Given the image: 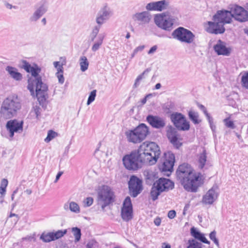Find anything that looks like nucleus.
<instances>
[{"label": "nucleus", "mask_w": 248, "mask_h": 248, "mask_svg": "<svg viewBox=\"0 0 248 248\" xmlns=\"http://www.w3.org/2000/svg\"><path fill=\"white\" fill-rule=\"evenodd\" d=\"M41 69L37 64L32 66L30 70L31 77L28 79V89L30 91L31 94L34 96V87H35V95L39 103L42 107L46 109L47 107L46 100L48 98V86L43 82L42 77L39 75Z\"/></svg>", "instance_id": "1"}, {"label": "nucleus", "mask_w": 248, "mask_h": 248, "mask_svg": "<svg viewBox=\"0 0 248 248\" xmlns=\"http://www.w3.org/2000/svg\"><path fill=\"white\" fill-rule=\"evenodd\" d=\"M176 178L187 191L196 192L203 183V176L201 173H194L187 163L180 165L176 172Z\"/></svg>", "instance_id": "2"}, {"label": "nucleus", "mask_w": 248, "mask_h": 248, "mask_svg": "<svg viewBox=\"0 0 248 248\" xmlns=\"http://www.w3.org/2000/svg\"><path fill=\"white\" fill-rule=\"evenodd\" d=\"M230 10L222 9L217 11L213 16V21H209V27L207 30L210 33L222 34L225 31L224 25L232 22V14L231 7Z\"/></svg>", "instance_id": "3"}, {"label": "nucleus", "mask_w": 248, "mask_h": 248, "mask_svg": "<svg viewBox=\"0 0 248 248\" xmlns=\"http://www.w3.org/2000/svg\"><path fill=\"white\" fill-rule=\"evenodd\" d=\"M140 157L143 159L144 164L152 165L157 161L161 154L160 148L154 142H144L138 149Z\"/></svg>", "instance_id": "4"}, {"label": "nucleus", "mask_w": 248, "mask_h": 248, "mask_svg": "<svg viewBox=\"0 0 248 248\" xmlns=\"http://www.w3.org/2000/svg\"><path fill=\"white\" fill-rule=\"evenodd\" d=\"M21 108V105L17 97H9L2 103L0 108V114L5 119H10L16 114Z\"/></svg>", "instance_id": "5"}, {"label": "nucleus", "mask_w": 248, "mask_h": 248, "mask_svg": "<svg viewBox=\"0 0 248 248\" xmlns=\"http://www.w3.org/2000/svg\"><path fill=\"white\" fill-rule=\"evenodd\" d=\"M149 133L148 126L144 124H141L134 129L126 131L125 135L129 142L138 143L143 141Z\"/></svg>", "instance_id": "6"}, {"label": "nucleus", "mask_w": 248, "mask_h": 248, "mask_svg": "<svg viewBox=\"0 0 248 248\" xmlns=\"http://www.w3.org/2000/svg\"><path fill=\"white\" fill-rule=\"evenodd\" d=\"M140 156L138 150L133 151L130 154L124 155L123 162L125 168L128 170H134L140 168L141 164H144V161Z\"/></svg>", "instance_id": "7"}, {"label": "nucleus", "mask_w": 248, "mask_h": 248, "mask_svg": "<svg viewBox=\"0 0 248 248\" xmlns=\"http://www.w3.org/2000/svg\"><path fill=\"white\" fill-rule=\"evenodd\" d=\"M114 199V193L109 186L103 185L98 189L97 199L102 209L113 202Z\"/></svg>", "instance_id": "8"}, {"label": "nucleus", "mask_w": 248, "mask_h": 248, "mask_svg": "<svg viewBox=\"0 0 248 248\" xmlns=\"http://www.w3.org/2000/svg\"><path fill=\"white\" fill-rule=\"evenodd\" d=\"M174 162V155L170 151L165 152L163 157L161 159L158 168L162 172H164L166 175L169 176L173 170Z\"/></svg>", "instance_id": "9"}, {"label": "nucleus", "mask_w": 248, "mask_h": 248, "mask_svg": "<svg viewBox=\"0 0 248 248\" xmlns=\"http://www.w3.org/2000/svg\"><path fill=\"white\" fill-rule=\"evenodd\" d=\"M154 178L155 175L154 174H148L146 179V183L148 185H152L153 183L160 189L162 192L168 191L174 188V183L170 180L167 178H160L155 182H154Z\"/></svg>", "instance_id": "10"}, {"label": "nucleus", "mask_w": 248, "mask_h": 248, "mask_svg": "<svg viewBox=\"0 0 248 248\" xmlns=\"http://www.w3.org/2000/svg\"><path fill=\"white\" fill-rule=\"evenodd\" d=\"M172 37L181 42L191 44L195 40V35L190 30L179 27L173 31Z\"/></svg>", "instance_id": "11"}, {"label": "nucleus", "mask_w": 248, "mask_h": 248, "mask_svg": "<svg viewBox=\"0 0 248 248\" xmlns=\"http://www.w3.org/2000/svg\"><path fill=\"white\" fill-rule=\"evenodd\" d=\"M171 121L175 127L179 130L187 131L190 128L189 122L185 116L181 113L174 112L170 115Z\"/></svg>", "instance_id": "12"}, {"label": "nucleus", "mask_w": 248, "mask_h": 248, "mask_svg": "<svg viewBox=\"0 0 248 248\" xmlns=\"http://www.w3.org/2000/svg\"><path fill=\"white\" fill-rule=\"evenodd\" d=\"M154 21L157 27L165 31H170L172 29L175 21L172 17L165 16L164 15L157 14L155 15Z\"/></svg>", "instance_id": "13"}, {"label": "nucleus", "mask_w": 248, "mask_h": 248, "mask_svg": "<svg viewBox=\"0 0 248 248\" xmlns=\"http://www.w3.org/2000/svg\"><path fill=\"white\" fill-rule=\"evenodd\" d=\"M128 188L132 197H137L143 189L142 180L136 176H132L128 182Z\"/></svg>", "instance_id": "14"}, {"label": "nucleus", "mask_w": 248, "mask_h": 248, "mask_svg": "<svg viewBox=\"0 0 248 248\" xmlns=\"http://www.w3.org/2000/svg\"><path fill=\"white\" fill-rule=\"evenodd\" d=\"M232 18L240 22H245L248 21V11L243 7L234 5L231 7Z\"/></svg>", "instance_id": "15"}, {"label": "nucleus", "mask_w": 248, "mask_h": 248, "mask_svg": "<svg viewBox=\"0 0 248 248\" xmlns=\"http://www.w3.org/2000/svg\"><path fill=\"white\" fill-rule=\"evenodd\" d=\"M113 12L111 9L107 5L101 7L98 12L95 18V21L98 25L102 26L107 20L112 16Z\"/></svg>", "instance_id": "16"}, {"label": "nucleus", "mask_w": 248, "mask_h": 248, "mask_svg": "<svg viewBox=\"0 0 248 248\" xmlns=\"http://www.w3.org/2000/svg\"><path fill=\"white\" fill-rule=\"evenodd\" d=\"M177 129L171 125H168L166 127V136L170 142L178 149L182 145V143L178 141L179 135Z\"/></svg>", "instance_id": "17"}, {"label": "nucleus", "mask_w": 248, "mask_h": 248, "mask_svg": "<svg viewBox=\"0 0 248 248\" xmlns=\"http://www.w3.org/2000/svg\"><path fill=\"white\" fill-rule=\"evenodd\" d=\"M6 127L10 133V137L13 138L15 133H20L22 132L23 122L18 121L16 119L11 120L7 122Z\"/></svg>", "instance_id": "18"}, {"label": "nucleus", "mask_w": 248, "mask_h": 248, "mask_svg": "<svg viewBox=\"0 0 248 248\" xmlns=\"http://www.w3.org/2000/svg\"><path fill=\"white\" fill-rule=\"evenodd\" d=\"M47 9L48 6L47 3L44 0L41 1L36 5L35 11L30 17V21L32 22H36L47 12Z\"/></svg>", "instance_id": "19"}, {"label": "nucleus", "mask_w": 248, "mask_h": 248, "mask_svg": "<svg viewBox=\"0 0 248 248\" xmlns=\"http://www.w3.org/2000/svg\"><path fill=\"white\" fill-rule=\"evenodd\" d=\"M218 188L217 185H214L205 194L202 199L203 203L207 205L212 204L217 200L218 196Z\"/></svg>", "instance_id": "20"}, {"label": "nucleus", "mask_w": 248, "mask_h": 248, "mask_svg": "<svg viewBox=\"0 0 248 248\" xmlns=\"http://www.w3.org/2000/svg\"><path fill=\"white\" fill-rule=\"evenodd\" d=\"M169 1V0H161L151 2L146 5V9L147 11L161 12L166 10L168 7Z\"/></svg>", "instance_id": "21"}, {"label": "nucleus", "mask_w": 248, "mask_h": 248, "mask_svg": "<svg viewBox=\"0 0 248 248\" xmlns=\"http://www.w3.org/2000/svg\"><path fill=\"white\" fill-rule=\"evenodd\" d=\"M146 121L152 127L156 129L163 128L166 125L165 119L159 116L148 115L146 117Z\"/></svg>", "instance_id": "22"}, {"label": "nucleus", "mask_w": 248, "mask_h": 248, "mask_svg": "<svg viewBox=\"0 0 248 248\" xmlns=\"http://www.w3.org/2000/svg\"><path fill=\"white\" fill-rule=\"evenodd\" d=\"M214 50L218 55L228 56L230 55L231 49L226 46V43L218 40L216 45L214 46Z\"/></svg>", "instance_id": "23"}, {"label": "nucleus", "mask_w": 248, "mask_h": 248, "mask_svg": "<svg viewBox=\"0 0 248 248\" xmlns=\"http://www.w3.org/2000/svg\"><path fill=\"white\" fill-rule=\"evenodd\" d=\"M132 19L135 21L140 22V24L148 23L151 20V15L148 11L136 13L132 15Z\"/></svg>", "instance_id": "24"}, {"label": "nucleus", "mask_w": 248, "mask_h": 248, "mask_svg": "<svg viewBox=\"0 0 248 248\" xmlns=\"http://www.w3.org/2000/svg\"><path fill=\"white\" fill-rule=\"evenodd\" d=\"M190 234L195 239H197L200 241L206 244H210V242L204 236V234L200 232L197 228L192 227L190 229Z\"/></svg>", "instance_id": "25"}, {"label": "nucleus", "mask_w": 248, "mask_h": 248, "mask_svg": "<svg viewBox=\"0 0 248 248\" xmlns=\"http://www.w3.org/2000/svg\"><path fill=\"white\" fill-rule=\"evenodd\" d=\"M166 12L161 13V14L164 15L165 16L168 17H172L174 19V21L177 19V16L179 14L178 10L170 4V1H169L168 7L166 9Z\"/></svg>", "instance_id": "26"}, {"label": "nucleus", "mask_w": 248, "mask_h": 248, "mask_svg": "<svg viewBox=\"0 0 248 248\" xmlns=\"http://www.w3.org/2000/svg\"><path fill=\"white\" fill-rule=\"evenodd\" d=\"M6 71L10 75V76L16 80H20L22 79V75L18 72L16 68L8 66L6 68Z\"/></svg>", "instance_id": "27"}, {"label": "nucleus", "mask_w": 248, "mask_h": 248, "mask_svg": "<svg viewBox=\"0 0 248 248\" xmlns=\"http://www.w3.org/2000/svg\"><path fill=\"white\" fill-rule=\"evenodd\" d=\"M121 217L125 221L128 222L131 220L133 218V209L122 208Z\"/></svg>", "instance_id": "28"}, {"label": "nucleus", "mask_w": 248, "mask_h": 248, "mask_svg": "<svg viewBox=\"0 0 248 248\" xmlns=\"http://www.w3.org/2000/svg\"><path fill=\"white\" fill-rule=\"evenodd\" d=\"M105 35L104 34H100L97 36V39L96 41H94V44L92 47V50L93 52H96L102 46Z\"/></svg>", "instance_id": "29"}, {"label": "nucleus", "mask_w": 248, "mask_h": 248, "mask_svg": "<svg viewBox=\"0 0 248 248\" xmlns=\"http://www.w3.org/2000/svg\"><path fill=\"white\" fill-rule=\"evenodd\" d=\"M207 161V154L205 149H203L202 153L199 154L198 156V162L199 163V167L202 169L205 166Z\"/></svg>", "instance_id": "30"}, {"label": "nucleus", "mask_w": 248, "mask_h": 248, "mask_svg": "<svg viewBox=\"0 0 248 248\" xmlns=\"http://www.w3.org/2000/svg\"><path fill=\"white\" fill-rule=\"evenodd\" d=\"M188 115L189 119L193 122L195 124H199L201 123V121L199 119V114L197 112L190 110L188 112Z\"/></svg>", "instance_id": "31"}, {"label": "nucleus", "mask_w": 248, "mask_h": 248, "mask_svg": "<svg viewBox=\"0 0 248 248\" xmlns=\"http://www.w3.org/2000/svg\"><path fill=\"white\" fill-rule=\"evenodd\" d=\"M162 193L158 187L153 184L150 192V196L153 201H155L158 199L159 195Z\"/></svg>", "instance_id": "32"}, {"label": "nucleus", "mask_w": 248, "mask_h": 248, "mask_svg": "<svg viewBox=\"0 0 248 248\" xmlns=\"http://www.w3.org/2000/svg\"><path fill=\"white\" fill-rule=\"evenodd\" d=\"M79 64L80 66V69L82 72L85 71L88 69L89 66V62L85 56H83L80 58Z\"/></svg>", "instance_id": "33"}, {"label": "nucleus", "mask_w": 248, "mask_h": 248, "mask_svg": "<svg viewBox=\"0 0 248 248\" xmlns=\"http://www.w3.org/2000/svg\"><path fill=\"white\" fill-rule=\"evenodd\" d=\"M72 232L75 237V242H78L81 239V230L78 227H73L72 228Z\"/></svg>", "instance_id": "34"}, {"label": "nucleus", "mask_w": 248, "mask_h": 248, "mask_svg": "<svg viewBox=\"0 0 248 248\" xmlns=\"http://www.w3.org/2000/svg\"><path fill=\"white\" fill-rule=\"evenodd\" d=\"M101 27V25L97 24L93 28L90 35L91 41L93 42L94 41L95 38L97 37L98 34Z\"/></svg>", "instance_id": "35"}, {"label": "nucleus", "mask_w": 248, "mask_h": 248, "mask_svg": "<svg viewBox=\"0 0 248 248\" xmlns=\"http://www.w3.org/2000/svg\"><path fill=\"white\" fill-rule=\"evenodd\" d=\"M51 234V232L48 233L43 232L41 235L40 239L45 243H48L54 241Z\"/></svg>", "instance_id": "36"}, {"label": "nucleus", "mask_w": 248, "mask_h": 248, "mask_svg": "<svg viewBox=\"0 0 248 248\" xmlns=\"http://www.w3.org/2000/svg\"><path fill=\"white\" fill-rule=\"evenodd\" d=\"M67 233V230H58L55 232H51L53 240L58 239L63 236Z\"/></svg>", "instance_id": "37"}, {"label": "nucleus", "mask_w": 248, "mask_h": 248, "mask_svg": "<svg viewBox=\"0 0 248 248\" xmlns=\"http://www.w3.org/2000/svg\"><path fill=\"white\" fill-rule=\"evenodd\" d=\"M151 71L150 68H147L144 72L136 78L135 83L134 84V87L135 88L137 87L139 85V82L140 80L144 78V75H147L150 71Z\"/></svg>", "instance_id": "38"}, {"label": "nucleus", "mask_w": 248, "mask_h": 248, "mask_svg": "<svg viewBox=\"0 0 248 248\" xmlns=\"http://www.w3.org/2000/svg\"><path fill=\"white\" fill-rule=\"evenodd\" d=\"M188 244L187 248H202V244L192 239L188 240Z\"/></svg>", "instance_id": "39"}, {"label": "nucleus", "mask_w": 248, "mask_h": 248, "mask_svg": "<svg viewBox=\"0 0 248 248\" xmlns=\"http://www.w3.org/2000/svg\"><path fill=\"white\" fill-rule=\"evenodd\" d=\"M69 209L71 212H75L76 213L80 212L79 206L78 203L74 202H71L69 204Z\"/></svg>", "instance_id": "40"}, {"label": "nucleus", "mask_w": 248, "mask_h": 248, "mask_svg": "<svg viewBox=\"0 0 248 248\" xmlns=\"http://www.w3.org/2000/svg\"><path fill=\"white\" fill-rule=\"evenodd\" d=\"M122 208L133 209L131 199L129 196L126 197L124 199Z\"/></svg>", "instance_id": "41"}, {"label": "nucleus", "mask_w": 248, "mask_h": 248, "mask_svg": "<svg viewBox=\"0 0 248 248\" xmlns=\"http://www.w3.org/2000/svg\"><path fill=\"white\" fill-rule=\"evenodd\" d=\"M217 232L216 231H213L209 234V238L212 240L214 243L216 244L217 247H219V243L218 239L216 237Z\"/></svg>", "instance_id": "42"}, {"label": "nucleus", "mask_w": 248, "mask_h": 248, "mask_svg": "<svg viewBox=\"0 0 248 248\" xmlns=\"http://www.w3.org/2000/svg\"><path fill=\"white\" fill-rule=\"evenodd\" d=\"M241 85L243 87L248 90V72L242 76L241 78Z\"/></svg>", "instance_id": "43"}, {"label": "nucleus", "mask_w": 248, "mask_h": 248, "mask_svg": "<svg viewBox=\"0 0 248 248\" xmlns=\"http://www.w3.org/2000/svg\"><path fill=\"white\" fill-rule=\"evenodd\" d=\"M57 135V133L52 130L48 131L46 138L45 139L46 142H48Z\"/></svg>", "instance_id": "44"}, {"label": "nucleus", "mask_w": 248, "mask_h": 248, "mask_svg": "<svg viewBox=\"0 0 248 248\" xmlns=\"http://www.w3.org/2000/svg\"><path fill=\"white\" fill-rule=\"evenodd\" d=\"M96 95V90H93L91 92V93L88 97L87 102V105H89L95 100Z\"/></svg>", "instance_id": "45"}, {"label": "nucleus", "mask_w": 248, "mask_h": 248, "mask_svg": "<svg viewBox=\"0 0 248 248\" xmlns=\"http://www.w3.org/2000/svg\"><path fill=\"white\" fill-rule=\"evenodd\" d=\"M86 248H97L98 247V243L94 239L89 240L86 246Z\"/></svg>", "instance_id": "46"}, {"label": "nucleus", "mask_w": 248, "mask_h": 248, "mask_svg": "<svg viewBox=\"0 0 248 248\" xmlns=\"http://www.w3.org/2000/svg\"><path fill=\"white\" fill-rule=\"evenodd\" d=\"M93 202V199L92 197H87L85 199L83 202L84 207H89L91 206Z\"/></svg>", "instance_id": "47"}, {"label": "nucleus", "mask_w": 248, "mask_h": 248, "mask_svg": "<svg viewBox=\"0 0 248 248\" xmlns=\"http://www.w3.org/2000/svg\"><path fill=\"white\" fill-rule=\"evenodd\" d=\"M22 63V68H24L27 72L30 73V70L32 68V66H31L26 61H23Z\"/></svg>", "instance_id": "48"}, {"label": "nucleus", "mask_w": 248, "mask_h": 248, "mask_svg": "<svg viewBox=\"0 0 248 248\" xmlns=\"http://www.w3.org/2000/svg\"><path fill=\"white\" fill-rule=\"evenodd\" d=\"M207 120L209 123L210 127L212 129V131H213V133L215 132L216 126L215 124H214L213 118L211 117Z\"/></svg>", "instance_id": "49"}, {"label": "nucleus", "mask_w": 248, "mask_h": 248, "mask_svg": "<svg viewBox=\"0 0 248 248\" xmlns=\"http://www.w3.org/2000/svg\"><path fill=\"white\" fill-rule=\"evenodd\" d=\"M34 111L36 115V117L37 118H38V117L41 114V108L37 106H35L33 107Z\"/></svg>", "instance_id": "50"}, {"label": "nucleus", "mask_w": 248, "mask_h": 248, "mask_svg": "<svg viewBox=\"0 0 248 248\" xmlns=\"http://www.w3.org/2000/svg\"><path fill=\"white\" fill-rule=\"evenodd\" d=\"M224 121L225 122L226 126L231 128H234V124L232 121L228 120L227 119H225Z\"/></svg>", "instance_id": "51"}, {"label": "nucleus", "mask_w": 248, "mask_h": 248, "mask_svg": "<svg viewBox=\"0 0 248 248\" xmlns=\"http://www.w3.org/2000/svg\"><path fill=\"white\" fill-rule=\"evenodd\" d=\"M56 76L58 78L59 83L61 84L63 83L64 81V78L63 76V74L58 73V74H56Z\"/></svg>", "instance_id": "52"}, {"label": "nucleus", "mask_w": 248, "mask_h": 248, "mask_svg": "<svg viewBox=\"0 0 248 248\" xmlns=\"http://www.w3.org/2000/svg\"><path fill=\"white\" fill-rule=\"evenodd\" d=\"M176 216V212L174 210H170L168 212V217L170 219L174 218Z\"/></svg>", "instance_id": "53"}, {"label": "nucleus", "mask_w": 248, "mask_h": 248, "mask_svg": "<svg viewBox=\"0 0 248 248\" xmlns=\"http://www.w3.org/2000/svg\"><path fill=\"white\" fill-rule=\"evenodd\" d=\"M8 180L6 179H2L1 181L0 186V187L6 188V187L8 185Z\"/></svg>", "instance_id": "54"}, {"label": "nucleus", "mask_w": 248, "mask_h": 248, "mask_svg": "<svg viewBox=\"0 0 248 248\" xmlns=\"http://www.w3.org/2000/svg\"><path fill=\"white\" fill-rule=\"evenodd\" d=\"M157 48V47L156 46H154L150 49V50L148 52V54H151L154 53L156 50Z\"/></svg>", "instance_id": "55"}, {"label": "nucleus", "mask_w": 248, "mask_h": 248, "mask_svg": "<svg viewBox=\"0 0 248 248\" xmlns=\"http://www.w3.org/2000/svg\"><path fill=\"white\" fill-rule=\"evenodd\" d=\"M144 48V46H139L134 49V53H137L139 51H141Z\"/></svg>", "instance_id": "56"}, {"label": "nucleus", "mask_w": 248, "mask_h": 248, "mask_svg": "<svg viewBox=\"0 0 248 248\" xmlns=\"http://www.w3.org/2000/svg\"><path fill=\"white\" fill-rule=\"evenodd\" d=\"M154 223L156 226H159L161 224L160 218L159 217L155 218L154 220Z\"/></svg>", "instance_id": "57"}, {"label": "nucleus", "mask_w": 248, "mask_h": 248, "mask_svg": "<svg viewBox=\"0 0 248 248\" xmlns=\"http://www.w3.org/2000/svg\"><path fill=\"white\" fill-rule=\"evenodd\" d=\"M63 174V172L62 171H59L56 176V179L55 180V181L54 182L55 183H56L58 180L59 179H60V177L62 175V174Z\"/></svg>", "instance_id": "58"}, {"label": "nucleus", "mask_w": 248, "mask_h": 248, "mask_svg": "<svg viewBox=\"0 0 248 248\" xmlns=\"http://www.w3.org/2000/svg\"><path fill=\"white\" fill-rule=\"evenodd\" d=\"M4 5L7 8L9 9H11L12 8H16V6H13L12 4L6 1L4 2Z\"/></svg>", "instance_id": "59"}, {"label": "nucleus", "mask_w": 248, "mask_h": 248, "mask_svg": "<svg viewBox=\"0 0 248 248\" xmlns=\"http://www.w3.org/2000/svg\"><path fill=\"white\" fill-rule=\"evenodd\" d=\"M63 68L62 65L61 66H58V68L57 69V72L56 73V74H58V73L63 74Z\"/></svg>", "instance_id": "60"}, {"label": "nucleus", "mask_w": 248, "mask_h": 248, "mask_svg": "<svg viewBox=\"0 0 248 248\" xmlns=\"http://www.w3.org/2000/svg\"><path fill=\"white\" fill-rule=\"evenodd\" d=\"M203 113L205 114L207 119H210L212 117L210 115V114L208 113L206 108L204 109L203 111H202Z\"/></svg>", "instance_id": "61"}, {"label": "nucleus", "mask_w": 248, "mask_h": 248, "mask_svg": "<svg viewBox=\"0 0 248 248\" xmlns=\"http://www.w3.org/2000/svg\"><path fill=\"white\" fill-rule=\"evenodd\" d=\"M162 248H171V246L169 244L163 243L162 244Z\"/></svg>", "instance_id": "62"}, {"label": "nucleus", "mask_w": 248, "mask_h": 248, "mask_svg": "<svg viewBox=\"0 0 248 248\" xmlns=\"http://www.w3.org/2000/svg\"><path fill=\"white\" fill-rule=\"evenodd\" d=\"M18 188L17 187L13 192V194L11 196V200L12 201H14V196H15V195L18 192Z\"/></svg>", "instance_id": "63"}, {"label": "nucleus", "mask_w": 248, "mask_h": 248, "mask_svg": "<svg viewBox=\"0 0 248 248\" xmlns=\"http://www.w3.org/2000/svg\"><path fill=\"white\" fill-rule=\"evenodd\" d=\"M6 188L0 187V194L3 196L5 194Z\"/></svg>", "instance_id": "64"}]
</instances>
